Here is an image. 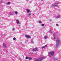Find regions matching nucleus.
Returning a JSON list of instances; mask_svg holds the SVG:
<instances>
[{
    "mask_svg": "<svg viewBox=\"0 0 61 61\" xmlns=\"http://www.w3.org/2000/svg\"><path fill=\"white\" fill-rule=\"evenodd\" d=\"M48 54L49 55H51L52 56H53L54 55V52L52 51L48 53Z\"/></svg>",
    "mask_w": 61,
    "mask_h": 61,
    "instance_id": "3",
    "label": "nucleus"
},
{
    "mask_svg": "<svg viewBox=\"0 0 61 61\" xmlns=\"http://www.w3.org/2000/svg\"><path fill=\"white\" fill-rule=\"evenodd\" d=\"M12 30H15V28H13Z\"/></svg>",
    "mask_w": 61,
    "mask_h": 61,
    "instance_id": "25",
    "label": "nucleus"
},
{
    "mask_svg": "<svg viewBox=\"0 0 61 61\" xmlns=\"http://www.w3.org/2000/svg\"><path fill=\"white\" fill-rule=\"evenodd\" d=\"M57 4H59V3H57Z\"/></svg>",
    "mask_w": 61,
    "mask_h": 61,
    "instance_id": "28",
    "label": "nucleus"
},
{
    "mask_svg": "<svg viewBox=\"0 0 61 61\" xmlns=\"http://www.w3.org/2000/svg\"><path fill=\"white\" fill-rule=\"evenodd\" d=\"M37 50V48L34 49L33 50V51H36Z\"/></svg>",
    "mask_w": 61,
    "mask_h": 61,
    "instance_id": "8",
    "label": "nucleus"
},
{
    "mask_svg": "<svg viewBox=\"0 0 61 61\" xmlns=\"http://www.w3.org/2000/svg\"><path fill=\"white\" fill-rule=\"evenodd\" d=\"M15 13L16 14H18V13H17V11H16L15 12Z\"/></svg>",
    "mask_w": 61,
    "mask_h": 61,
    "instance_id": "19",
    "label": "nucleus"
},
{
    "mask_svg": "<svg viewBox=\"0 0 61 61\" xmlns=\"http://www.w3.org/2000/svg\"><path fill=\"white\" fill-rule=\"evenodd\" d=\"M16 23L17 24H18V23H19V21H18V20H16Z\"/></svg>",
    "mask_w": 61,
    "mask_h": 61,
    "instance_id": "11",
    "label": "nucleus"
},
{
    "mask_svg": "<svg viewBox=\"0 0 61 61\" xmlns=\"http://www.w3.org/2000/svg\"><path fill=\"white\" fill-rule=\"evenodd\" d=\"M57 6V5H53L52 6V7H55V6Z\"/></svg>",
    "mask_w": 61,
    "mask_h": 61,
    "instance_id": "7",
    "label": "nucleus"
},
{
    "mask_svg": "<svg viewBox=\"0 0 61 61\" xmlns=\"http://www.w3.org/2000/svg\"><path fill=\"white\" fill-rule=\"evenodd\" d=\"M13 40H15L16 39V38L15 37H14L13 38Z\"/></svg>",
    "mask_w": 61,
    "mask_h": 61,
    "instance_id": "17",
    "label": "nucleus"
},
{
    "mask_svg": "<svg viewBox=\"0 0 61 61\" xmlns=\"http://www.w3.org/2000/svg\"><path fill=\"white\" fill-rule=\"evenodd\" d=\"M56 60H57V58H56L54 59V61H56Z\"/></svg>",
    "mask_w": 61,
    "mask_h": 61,
    "instance_id": "13",
    "label": "nucleus"
},
{
    "mask_svg": "<svg viewBox=\"0 0 61 61\" xmlns=\"http://www.w3.org/2000/svg\"><path fill=\"white\" fill-rule=\"evenodd\" d=\"M60 17V15H58L56 16V18H59V17Z\"/></svg>",
    "mask_w": 61,
    "mask_h": 61,
    "instance_id": "10",
    "label": "nucleus"
},
{
    "mask_svg": "<svg viewBox=\"0 0 61 61\" xmlns=\"http://www.w3.org/2000/svg\"><path fill=\"white\" fill-rule=\"evenodd\" d=\"M44 59V57H40L39 59L37 60H35V61H41Z\"/></svg>",
    "mask_w": 61,
    "mask_h": 61,
    "instance_id": "2",
    "label": "nucleus"
},
{
    "mask_svg": "<svg viewBox=\"0 0 61 61\" xmlns=\"http://www.w3.org/2000/svg\"><path fill=\"white\" fill-rule=\"evenodd\" d=\"M39 23H41V21H39Z\"/></svg>",
    "mask_w": 61,
    "mask_h": 61,
    "instance_id": "22",
    "label": "nucleus"
},
{
    "mask_svg": "<svg viewBox=\"0 0 61 61\" xmlns=\"http://www.w3.org/2000/svg\"><path fill=\"white\" fill-rule=\"evenodd\" d=\"M41 26H44V24H41Z\"/></svg>",
    "mask_w": 61,
    "mask_h": 61,
    "instance_id": "18",
    "label": "nucleus"
},
{
    "mask_svg": "<svg viewBox=\"0 0 61 61\" xmlns=\"http://www.w3.org/2000/svg\"><path fill=\"white\" fill-rule=\"evenodd\" d=\"M26 1H27H27H28V0H26Z\"/></svg>",
    "mask_w": 61,
    "mask_h": 61,
    "instance_id": "26",
    "label": "nucleus"
},
{
    "mask_svg": "<svg viewBox=\"0 0 61 61\" xmlns=\"http://www.w3.org/2000/svg\"><path fill=\"white\" fill-rule=\"evenodd\" d=\"M32 58H29V60H31Z\"/></svg>",
    "mask_w": 61,
    "mask_h": 61,
    "instance_id": "21",
    "label": "nucleus"
},
{
    "mask_svg": "<svg viewBox=\"0 0 61 61\" xmlns=\"http://www.w3.org/2000/svg\"><path fill=\"white\" fill-rule=\"evenodd\" d=\"M55 34H56V32H54L53 33V36H54V39H56V36H55Z\"/></svg>",
    "mask_w": 61,
    "mask_h": 61,
    "instance_id": "4",
    "label": "nucleus"
},
{
    "mask_svg": "<svg viewBox=\"0 0 61 61\" xmlns=\"http://www.w3.org/2000/svg\"><path fill=\"white\" fill-rule=\"evenodd\" d=\"M25 36L26 38H31V36L29 35H25Z\"/></svg>",
    "mask_w": 61,
    "mask_h": 61,
    "instance_id": "5",
    "label": "nucleus"
},
{
    "mask_svg": "<svg viewBox=\"0 0 61 61\" xmlns=\"http://www.w3.org/2000/svg\"><path fill=\"white\" fill-rule=\"evenodd\" d=\"M30 54H31V53H30Z\"/></svg>",
    "mask_w": 61,
    "mask_h": 61,
    "instance_id": "27",
    "label": "nucleus"
},
{
    "mask_svg": "<svg viewBox=\"0 0 61 61\" xmlns=\"http://www.w3.org/2000/svg\"><path fill=\"white\" fill-rule=\"evenodd\" d=\"M56 26H58L59 25H58V24H56Z\"/></svg>",
    "mask_w": 61,
    "mask_h": 61,
    "instance_id": "23",
    "label": "nucleus"
},
{
    "mask_svg": "<svg viewBox=\"0 0 61 61\" xmlns=\"http://www.w3.org/2000/svg\"><path fill=\"white\" fill-rule=\"evenodd\" d=\"M51 20H50V21H51Z\"/></svg>",
    "mask_w": 61,
    "mask_h": 61,
    "instance_id": "30",
    "label": "nucleus"
},
{
    "mask_svg": "<svg viewBox=\"0 0 61 61\" xmlns=\"http://www.w3.org/2000/svg\"><path fill=\"white\" fill-rule=\"evenodd\" d=\"M29 58L28 57H26V59H29Z\"/></svg>",
    "mask_w": 61,
    "mask_h": 61,
    "instance_id": "16",
    "label": "nucleus"
},
{
    "mask_svg": "<svg viewBox=\"0 0 61 61\" xmlns=\"http://www.w3.org/2000/svg\"><path fill=\"white\" fill-rule=\"evenodd\" d=\"M47 47V45H46L45 46H42L41 47L42 49H43V48H45V47Z\"/></svg>",
    "mask_w": 61,
    "mask_h": 61,
    "instance_id": "6",
    "label": "nucleus"
},
{
    "mask_svg": "<svg viewBox=\"0 0 61 61\" xmlns=\"http://www.w3.org/2000/svg\"><path fill=\"white\" fill-rule=\"evenodd\" d=\"M41 0V1H43V0Z\"/></svg>",
    "mask_w": 61,
    "mask_h": 61,
    "instance_id": "29",
    "label": "nucleus"
},
{
    "mask_svg": "<svg viewBox=\"0 0 61 61\" xmlns=\"http://www.w3.org/2000/svg\"><path fill=\"white\" fill-rule=\"evenodd\" d=\"M28 15L29 16H30V15H31V14H29Z\"/></svg>",
    "mask_w": 61,
    "mask_h": 61,
    "instance_id": "24",
    "label": "nucleus"
},
{
    "mask_svg": "<svg viewBox=\"0 0 61 61\" xmlns=\"http://www.w3.org/2000/svg\"><path fill=\"white\" fill-rule=\"evenodd\" d=\"M27 13H29V12H31L30 10H27Z\"/></svg>",
    "mask_w": 61,
    "mask_h": 61,
    "instance_id": "9",
    "label": "nucleus"
},
{
    "mask_svg": "<svg viewBox=\"0 0 61 61\" xmlns=\"http://www.w3.org/2000/svg\"><path fill=\"white\" fill-rule=\"evenodd\" d=\"M61 41L59 39H57L56 40V46L57 47H59V44H60V43Z\"/></svg>",
    "mask_w": 61,
    "mask_h": 61,
    "instance_id": "1",
    "label": "nucleus"
},
{
    "mask_svg": "<svg viewBox=\"0 0 61 61\" xmlns=\"http://www.w3.org/2000/svg\"><path fill=\"white\" fill-rule=\"evenodd\" d=\"M3 45L4 47H5V46H5V43H3Z\"/></svg>",
    "mask_w": 61,
    "mask_h": 61,
    "instance_id": "12",
    "label": "nucleus"
},
{
    "mask_svg": "<svg viewBox=\"0 0 61 61\" xmlns=\"http://www.w3.org/2000/svg\"><path fill=\"white\" fill-rule=\"evenodd\" d=\"M7 5H10V2H8L7 3Z\"/></svg>",
    "mask_w": 61,
    "mask_h": 61,
    "instance_id": "15",
    "label": "nucleus"
},
{
    "mask_svg": "<svg viewBox=\"0 0 61 61\" xmlns=\"http://www.w3.org/2000/svg\"><path fill=\"white\" fill-rule=\"evenodd\" d=\"M31 43H32V44H34V41H32L31 42Z\"/></svg>",
    "mask_w": 61,
    "mask_h": 61,
    "instance_id": "20",
    "label": "nucleus"
},
{
    "mask_svg": "<svg viewBox=\"0 0 61 61\" xmlns=\"http://www.w3.org/2000/svg\"><path fill=\"white\" fill-rule=\"evenodd\" d=\"M44 38H45V39H46L47 38V36H45Z\"/></svg>",
    "mask_w": 61,
    "mask_h": 61,
    "instance_id": "14",
    "label": "nucleus"
}]
</instances>
